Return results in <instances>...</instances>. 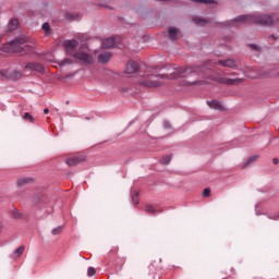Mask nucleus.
<instances>
[{"instance_id":"obj_1","label":"nucleus","mask_w":279,"mask_h":279,"mask_svg":"<svg viewBox=\"0 0 279 279\" xmlns=\"http://www.w3.org/2000/svg\"><path fill=\"white\" fill-rule=\"evenodd\" d=\"M216 64L220 66H227V69H236V61L234 59H225L214 62L213 60L205 61L201 66H184L172 73L173 77H187V75H204L209 69H214Z\"/></svg>"},{"instance_id":"obj_2","label":"nucleus","mask_w":279,"mask_h":279,"mask_svg":"<svg viewBox=\"0 0 279 279\" xmlns=\"http://www.w3.org/2000/svg\"><path fill=\"white\" fill-rule=\"evenodd\" d=\"M65 51L75 60L83 62V64H93L95 59H93V54H90V50L88 49V45L82 44L75 39H69L64 41Z\"/></svg>"},{"instance_id":"obj_3","label":"nucleus","mask_w":279,"mask_h":279,"mask_svg":"<svg viewBox=\"0 0 279 279\" xmlns=\"http://www.w3.org/2000/svg\"><path fill=\"white\" fill-rule=\"evenodd\" d=\"M233 23H257L258 25H271L274 17L270 15H240L234 20L226 22V25H233Z\"/></svg>"},{"instance_id":"obj_4","label":"nucleus","mask_w":279,"mask_h":279,"mask_svg":"<svg viewBox=\"0 0 279 279\" xmlns=\"http://www.w3.org/2000/svg\"><path fill=\"white\" fill-rule=\"evenodd\" d=\"M25 43H27V39L25 37L15 38L13 41L10 43L12 51L14 53H27V51H32V46L25 45Z\"/></svg>"},{"instance_id":"obj_5","label":"nucleus","mask_w":279,"mask_h":279,"mask_svg":"<svg viewBox=\"0 0 279 279\" xmlns=\"http://www.w3.org/2000/svg\"><path fill=\"white\" fill-rule=\"evenodd\" d=\"M160 80H165V75H150L142 82V86H146V88H158L162 86Z\"/></svg>"},{"instance_id":"obj_6","label":"nucleus","mask_w":279,"mask_h":279,"mask_svg":"<svg viewBox=\"0 0 279 279\" xmlns=\"http://www.w3.org/2000/svg\"><path fill=\"white\" fill-rule=\"evenodd\" d=\"M215 82L218 84H226L227 86H238V84L243 83V78L216 77Z\"/></svg>"},{"instance_id":"obj_7","label":"nucleus","mask_w":279,"mask_h":279,"mask_svg":"<svg viewBox=\"0 0 279 279\" xmlns=\"http://www.w3.org/2000/svg\"><path fill=\"white\" fill-rule=\"evenodd\" d=\"M84 160H86V156L78 155L68 158L65 160V163L68 165V167H76V165H80V162H84Z\"/></svg>"},{"instance_id":"obj_8","label":"nucleus","mask_w":279,"mask_h":279,"mask_svg":"<svg viewBox=\"0 0 279 279\" xmlns=\"http://www.w3.org/2000/svg\"><path fill=\"white\" fill-rule=\"evenodd\" d=\"M4 75L8 77V80H12L13 82H16L23 77V73L19 70L5 71Z\"/></svg>"},{"instance_id":"obj_9","label":"nucleus","mask_w":279,"mask_h":279,"mask_svg":"<svg viewBox=\"0 0 279 279\" xmlns=\"http://www.w3.org/2000/svg\"><path fill=\"white\" fill-rule=\"evenodd\" d=\"M168 38H170V40H180V38H182V33H180V28H175V27H170L168 31Z\"/></svg>"},{"instance_id":"obj_10","label":"nucleus","mask_w":279,"mask_h":279,"mask_svg":"<svg viewBox=\"0 0 279 279\" xmlns=\"http://www.w3.org/2000/svg\"><path fill=\"white\" fill-rule=\"evenodd\" d=\"M25 70L27 71H37V73H43L45 71V66L38 62H31L25 65Z\"/></svg>"},{"instance_id":"obj_11","label":"nucleus","mask_w":279,"mask_h":279,"mask_svg":"<svg viewBox=\"0 0 279 279\" xmlns=\"http://www.w3.org/2000/svg\"><path fill=\"white\" fill-rule=\"evenodd\" d=\"M136 71H138V63L134 61H129L126 63L125 73L132 75V73H136Z\"/></svg>"},{"instance_id":"obj_12","label":"nucleus","mask_w":279,"mask_h":279,"mask_svg":"<svg viewBox=\"0 0 279 279\" xmlns=\"http://www.w3.org/2000/svg\"><path fill=\"white\" fill-rule=\"evenodd\" d=\"M110 58H112V53L110 52H102L98 56V60L101 62V64L110 62Z\"/></svg>"},{"instance_id":"obj_13","label":"nucleus","mask_w":279,"mask_h":279,"mask_svg":"<svg viewBox=\"0 0 279 279\" xmlns=\"http://www.w3.org/2000/svg\"><path fill=\"white\" fill-rule=\"evenodd\" d=\"M102 49H112L114 47V38L109 37L102 41Z\"/></svg>"},{"instance_id":"obj_14","label":"nucleus","mask_w":279,"mask_h":279,"mask_svg":"<svg viewBox=\"0 0 279 279\" xmlns=\"http://www.w3.org/2000/svg\"><path fill=\"white\" fill-rule=\"evenodd\" d=\"M207 106L214 110H223V106L217 100L207 101Z\"/></svg>"},{"instance_id":"obj_15","label":"nucleus","mask_w":279,"mask_h":279,"mask_svg":"<svg viewBox=\"0 0 279 279\" xmlns=\"http://www.w3.org/2000/svg\"><path fill=\"white\" fill-rule=\"evenodd\" d=\"M19 27V20H11L8 24V32H14Z\"/></svg>"},{"instance_id":"obj_16","label":"nucleus","mask_w":279,"mask_h":279,"mask_svg":"<svg viewBox=\"0 0 279 279\" xmlns=\"http://www.w3.org/2000/svg\"><path fill=\"white\" fill-rule=\"evenodd\" d=\"M32 182V178H20L17 179V186H25V184H29Z\"/></svg>"},{"instance_id":"obj_17","label":"nucleus","mask_w":279,"mask_h":279,"mask_svg":"<svg viewBox=\"0 0 279 279\" xmlns=\"http://www.w3.org/2000/svg\"><path fill=\"white\" fill-rule=\"evenodd\" d=\"M258 155H254L251 156L247 161L243 165V169H245L246 167H250V165H252V162H256V160H258Z\"/></svg>"},{"instance_id":"obj_18","label":"nucleus","mask_w":279,"mask_h":279,"mask_svg":"<svg viewBox=\"0 0 279 279\" xmlns=\"http://www.w3.org/2000/svg\"><path fill=\"white\" fill-rule=\"evenodd\" d=\"M193 22L196 24V25H199L201 27H204V25H206L208 23V20H204L202 17H194L193 19Z\"/></svg>"},{"instance_id":"obj_19","label":"nucleus","mask_w":279,"mask_h":279,"mask_svg":"<svg viewBox=\"0 0 279 279\" xmlns=\"http://www.w3.org/2000/svg\"><path fill=\"white\" fill-rule=\"evenodd\" d=\"M172 158H173V155L162 156L161 159H160V163L161 165H169V162H171Z\"/></svg>"},{"instance_id":"obj_20","label":"nucleus","mask_w":279,"mask_h":279,"mask_svg":"<svg viewBox=\"0 0 279 279\" xmlns=\"http://www.w3.org/2000/svg\"><path fill=\"white\" fill-rule=\"evenodd\" d=\"M25 252V246L21 245L19 248H16L13 253V258H19Z\"/></svg>"},{"instance_id":"obj_21","label":"nucleus","mask_w":279,"mask_h":279,"mask_svg":"<svg viewBox=\"0 0 279 279\" xmlns=\"http://www.w3.org/2000/svg\"><path fill=\"white\" fill-rule=\"evenodd\" d=\"M146 213L149 215H156L158 213V209L151 205H146Z\"/></svg>"},{"instance_id":"obj_22","label":"nucleus","mask_w":279,"mask_h":279,"mask_svg":"<svg viewBox=\"0 0 279 279\" xmlns=\"http://www.w3.org/2000/svg\"><path fill=\"white\" fill-rule=\"evenodd\" d=\"M43 29L44 32H46V36H49V34H51V26L49 25V23H44Z\"/></svg>"},{"instance_id":"obj_23","label":"nucleus","mask_w":279,"mask_h":279,"mask_svg":"<svg viewBox=\"0 0 279 279\" xmlns=\"http://www.w3.org/2000/svg\"><path fill=\"white\" fill-rule=\"evenodd\" d=\"M23 119L24 121H29V123H34V117L29 114V112H25Z\"/></svg>"},{"instance_id":"obj_24","label":"nucleus","mask_w":279,"mask_h":279,"mask_svg":"<svg viewBox=\"0 0 279 279\" xmlns=\"http://www.w3.org/2000/svg\"><path fill=\"white\" fill-rule=\"evenodd\" d=\"M68 64H73V60L64 59V60L59 61L60 66H66Z\"/></svg>"},{"instance_id":"obj_25","label":"nucleus","mask_w":279,"mask_h":279,"mask_svg":"<svg viewBox=\"0 0 279 279\" xmlns=\"http://www.w3.org/2000/svg\"><path fill=\"white\" fill-rule=\"evenodd\" d=\"M132 201L133 204L138 205V191L133 192Z\"/></svg>"},{"instance_id":"obj_26","label":"nucleus","mask_w":279,"mask_h":279,"mask_svg":"<svg viewBox=\"0 0 279 279\" xmlns=\"http://www.w3.org/2000/svg\"><path fill=\"white\" fill-rule=\"evenodd\" d=\"M63 228H64V227H62V226L54 228V229L51 231V234H53V235L60 234V232H62Z\"/></svg>"},{"instance_id":"obj_27","label":"nucleus","mask_w":279,"mask_h":279,"mask_svg":"<svg viewBox=\"0 0 279 279\" xmlns=\"http://www.w3.org/2000/svg\"><path fill=\"white\" fill-rule=\"evenodd\" d=\"M203 197H210V187H206L203 191Z\"/></svg>"},{"instance_id":"obj_28","label":"nucleus","mask_w":279,"mask_h":279,"mask_svg":"<svg viewBox=\"0 0 279 279\" xmlns=\"http://www.w3.org/2000/svg\"><path fill=\"white\" fill-rule=\"evenodd\" d=\"M95 274H96L95 268L89 267V268L87 269V276L92 277V276H95Z\"/></svg>"},{"instance_id":"obj_29","label":"nucleus","mask_w":279,"mask_h":279,"mask_svg":"<svg viewBox=\"0 0 279 279\" xmlns=\"http://www.w3.org/2000/svg\"><path fill=\"white\" fill-rule=\"evenodd\" d=\"M194 3H213V0H191Z\"/></svg>"},{"instance_id":"obj_30","label":"nucleus","mask_w":279,"mask_h":279,"mask_svg":"<svg viewBox=\"0 0 279 279\" xmlns=\"http://www.w3.org/2000/svg\"><path fill=\"white\" fill-rule=\"evenodd\" d=\"M268 219H271L272 221H278V219H279V214L268 215Z\"/></svg>"},{"instance_id":"obj_31","label":"nucleus","mask_w":279,"mask_h":279,"mask_svg":"<svg viewBox=\"0 0 279 279\" xmlns=\"http://www.w3.org/2000/svg\"><path fill=\"white\" fill-rule=\"evenodd\" d=\"M163 128H166V130H169L171 128V123L169 121H163Z\"/></svg>"},{"instance_id":"obj_32","label":"nucleus","mask_w":279,"mask_h":279,"mask_svg":"<svg viewBox=\"0 0 279 279\" xmlns=\"http://www.w3.org/2000/svg\"><path fill=\"white\" fill-rule=\"evenodd\" d=\"M251 48H253L255 51H260V47H258L254 44L251 45Z\"/></svg>"},{"instance_id":"obj_33","label":"nucleus","mask_w":279,"mask_h":279,"mask_svg":"<svg viewBox=\"0 0 279 279\" xmlns=\"http://www.w3.org/2000/svg\"><path fill=\"white\" fill-rule=\"evenodd\" d=\"M13 217H14V219H19V217H21V213L13 211Z\"/></svg>"},{"instance_id":"obj_34","label":"nucleus","mask_w":279,"mask_h":279,"mask_svg":"<svg viewBox=\"0 0 279 279\" xmlns=\"http://www.w3.org/2000/svg\"><path fill=\"white\" fill-rule=\"evenodd\" d=\"M272 162H274V165H278L279 163V159L278 158H274Z\"/></svg>"},{"instance_id":"obj_35","label":"nucleus","mask_w":279,"mask_h":279,"mask_svg":"<svg viewBox=\"0 0 279 279\" xmlns=\"http://www.w3.org/2000/svg\"><path fill=\"white\" fill-rule=\"evenodd\" d=\"M110 252H119V246L113 247Z\"/></svg>"},{"instance_id":"obj_36","label":"nucleus","mask_w":279,"mask_h":279,"mask_svg":"<svg viewBox=\"0 0 279 279\" xmlns=\"http://www.w3.org/2000/svg\"><path fill=\"white\" fill-rule=\"evenodd\" d=\"M44 113H45V114H49V109H47V108L44 109Z\"/></svg>"},{"instance_id":"obj_37","label":"nucleus","mask_w":279,"mask_h":279,"mask_svg":"<svg viewBox=\"0 0 279 279\" xmlns=\"http://www.w3.org/2000/svg\"><path fill=\"white\" fill-rule=\"evenodd\" d=\"M3 230V223L0 221V232Z\"/></svg>"},{"instance_id":"obj_38","label":"nucleus","mask_w":279,"mask_h":279,"mask_svg":"<svg viewBox=\"0 0 279 279\" xmlns=\"http://www.w3.org/2000/svg\"><path fill=\"white\" fill-rule=\"evenodd\" d=\"M271 38H272L274 40H276V36L271 35Z\"/></svg>"},{"instance_id":"obj_39","label":"nucleus","mask_w":279,"mask_h":279,"mask_svg":"<svg viewBox=\"0 0 279 279\" xmlns=\"http://www.w3.org/2000/svg\"><path fill=\"white\" fill-rule=\"evenodd\" d=\"M231 75H236V73H232Z\"/></svg>"}]
</instances>
